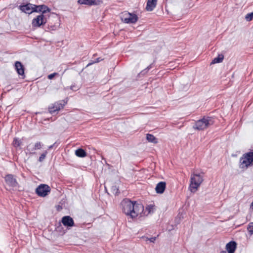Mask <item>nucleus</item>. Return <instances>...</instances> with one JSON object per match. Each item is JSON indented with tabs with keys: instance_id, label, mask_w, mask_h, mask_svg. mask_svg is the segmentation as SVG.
<instances>
[{
	"instance_id": "nucleus-1",
	"label": "nucleus",
	"mask_w": 253,
	"mask_h": 253,
	"mask_svg": "<svg viewBox=\"0 0 253 253\" xmlns=\"http://www.w3.org/2000/svg\"><path fill=\"white\" fill-rule=\"evenodd\" d=\"M203 177L204 173L200 174L194 172L191 174L189 188L191 192H195L197 191L204 180Z\"/></svg>"
},
{
	"instance_id": "nucleus-2",
	"label": "nucleus",
	"mask_w": 253,
	"mask_h": 253,
	"mask_svg": "<svg viewBox=\"0 0 253 253\" xmlns=\"http://www.w3.org/2000/svg\"><path fill=\"white\" fill-rule=\"evenodd\" d=\"M213 124V121L209 117H204L195 122L193 128L198 130H203Z\"/></svg>"
},
{
	"instance_id": "nucleus-3",
	"label": "nucleus",
	"mask_w": 253,
	"mask_h": 253,
	"mask_svg": "<svg viewBox=\"0 0 253 253\" xmlns=\"http://www.w3.org/2000/svg\"><path fill=\"white\" fill-rule=\"evenodd\" d=\"M253 162V153L248 152L243 155L240 160V167L241 169H247L250 166Z\"/></svg>"
},
{
	"instance_id": "nucleus-4",
	"label": "nucleus",
	"mask_w": 253,
	"mask_h": 253,
	"mask_svg": "<svg viewBox=\"0 0 253 253\" xmlns=\"http://www.w3.org/2000/svg\"><path fill=\"white\" fill-rule=\"evenodd\" d=\"M132 212H131L130 217L132 218H135L138 216H145V212H144V207L141 204L134 202L133 203Z\"/></svg>"
},
{
	"instance_id": "nucleus-5",
	"label": "nucleus",
	"mask_w": 253,
	"mask_h": 253,
	"mask_svg": "<svg viewBox=\"0 0 253 253\" xmlns=\"http://www.w3.org/2000/svg\"><path fill=\"white\" fill-rule=\"evenodd\" d=\"M121 19L126 23H135L138 20L137 16L126 11L122 13Z\"/></svg>"
},
{
	"instance_id": "nucleus-6",
	"label": "nucleus",
	"mask_w": 253,
	"mask_h": 253,
	"mask_svg": "<svg viewBox=\"0 0 253 253\" xmlns=\"http://www.w3.org/2000/svg\"><path fill=\"white\" fill-rule=\"evenodd\" d=\"M133 203L128 199H124L122 201L121 205L122 211L126 215L130 216Z\"/></svg>"
},
{
	"instance_id": "nucleus-7",
	"label": "nucleus",
	"mask_w": 253,
	"mask_h": 253,
	"mask_svg": "<svg viewBox=\"0 0 253 253\" xmlns=\"http://www.w3.org/2000/svg\"><path fill=\"white\" fill-rule=\"evenodd\" d=\"M50 190L48 185L42 184L36 188V193L39 196L44 197L48 194Z\"/></svg>"
},
{
	"instance_id": "nucleus-8",
	"label": "nucleus",
	"mask_w": 253,
	"mask_h": 253,
	"mask_svg": "<svg viewBox=\"0 0 253 253\" xmlns=\"http://www.w3.org/2000/svg\"><path fill=\"white\" fill-rule=\"evenodd\" d=\"M46 18L43 14L37 16L33 20L32 25L34 27H39L42 25H44L46 23Z\"/></svg>"
},
{
	"instance_id": "nucleus-9",
	"label": "nucleus",
	"mask_w": 253,
	"mask_h": 253,
	"mask_svg": "<svg viewBox=\"0 0 253 253\" xmlns=\"http://www.w3.org/2000/svg\"><path fill=\"white\" fill-rule=\"evenodd\" d=\"M64 105V102L63 103H62V102H55L49 107V111L51 114H54L56 112H58L60 109L63 108Z\"/></svg>"
},
{
	"instance_id": "nucleus-10",
	"label": "nucleus",
	"mask_w": 253,
	"mask_h": 253,
	"mask_svg": "<svg viewBox=\"0 0 253 253\" xmlns=\"http://www.w3.org/2000/svg\"><path fill=\"white\" fill-rule=\"evenodd\" d=\"M15 68L18 75L21 76L20 78L22 79H25V68L20 61H16L15 62Z\"/></svg>"
},
{
	"instance_id": "nucleus-11",
	"label": "nucleus",
	"mask_w": 253,
	"mask_h": 253,
	"mask_svg": "<svg viewBox=\"0 0 253 253\" xmlns=\"http://www.w3.org/2000/svg\"><path fill=\"white\" fill-rule=\"evenodd\" d=\"M34 4L29 3L25 5H20L19 6V9L22 12H24L26 13L31 14L34 12Z\"/></svg>"
},
{
	"instance_id": "nucleus-12",
	"label": "nucleus",
	"mask_w": 253,
	"mask_h": 253,
	"mask_svg": "<svg viewBox=\"0 0 253 253\" xmlns=\"http://www.w3.org/2000/svg\"><path fill=\"white\" fill-rule=\"evenodd\" d=\"M61 222L66 227H71L74 226L73 219L70 216H64L62 218Z\"/></svg>"
},
{
	"instance_id": "nucleus-13",
	"label": "nucleus",
	"mask_w": 253,
	"mask_h": 253,
	"mask_svg": "<svg viewBox=\"0 0 253 253\" xmlns=\"http://www.w3.org/2000/svg\"><path fill=\"white\" fill-rule=\"evenodd\" d=\"M34 12H41L42 13L41 14L43 15L46 13L47 12H49L50 10V9L47 6L44 4L40 5H36L34 4Z\"/></svg>"
},
{
	"instance_id": "nucleus-14",
	"label": "nucleus",
	"mask_w": 253,
	"mask_h": 253,
	"mask_svg": "<svg viewBox=\"0 0 253 253\" xmlns=\"http://www.w3.org/2000/svg\"><path fill=\"white\" fill-rule=\"evenodd\" d=\"M5 180L7 184L11 187H16L18 183L15 178L13 177L12 174H7L5 177Z\"/></svg>"
},
{
	"instance_id": "nucleus-15",
	"label": "nucleus",
	"mask_w": 253,
	"mask_h": 253,
	"mask_svg": "<svg viewBox=\"0 0 253 253\" xmlns=\"http://www.w3.org/2000/svg\"><path fill=\"white\" fill-rule=\"evenodd\" d=\"M166 188V183L164 181L159 182L155 187V191L158 194H163Z\"/></svg>"
},
{
	"instance_id": "nucleus-16",
	"label": "nucleus",
	"mask_w": 253,
	"mask_h": 253,
	"mask_svg": "<svg viewBox=\"0 0 253 253\" xmlns=\"http://www.w3.org/2000/svg\"><path fill=\"white\" fill-rule=\"evenodd\" d=\"M157 0H147L146 9L148 11H152L156 6Z\"/></svg>"
},
{
	"instance_id": "nucleus-17",
	"label": "nucleus",
	"mask_w": 253,
	"mask_h": 253,
	"mask_svg": "<svg viewBox=\"0 0 253 253\" xmlns=\"http://www.w3.org/2000/svg\"><path fill=\"white\" fill-rule=\"evenodd\" d=\"M236 243L234 241H231L226 246V249L228 253H234L236 248Z\"/></svg>"
},
{
	"instance_id": "nucleus-18",
	"label": "nucleus",
	"mask_w": 253,
	"mask_h": 253,
	"mask_svg": "<svg viewBox=\"0 0 253 253\" xmlns=\"http://www.w3.org/2000/svg\"><path fill=\"white\" fill-rule=\"evenodd\" d=\"M78 2L81 4H86L88 5L96 4V2L94 0H79Z\"/></svg>"
},
{
	"instance_id": "nucleus-19",
	"label": "nucleus",
	"mask_w": 253,
	"mask_h": 253,
	"mask_svg": "<svg viewBox=\"0 0 253 253\" xmlns=\"http://www.w3.org/2000/svg\"><path fill=\"white\" fill-rule=\"evenodd\" d=\"M146 139L149 142L156 144L158 143L157 139L151 134H147Z\"/></svg>"
},
{
	"instance_id": "nucleus-20",
	"label": "nucleus",
	"mask_w": 253,
	"mask_h": 253,
	"mask_svg": "<svg viewBox=\"0 0 253 253\" xmlns=\"http://www.w3.org/2000/svg\"><path fill=\"white\" fill-rule=\"evenodd\" d=\"M75 154L79 157L84 158L86 156V153L83 149H78L75 151Z\"/></svg>"
},
{
	"instance_id": "nucleus-21",
	"label": "nucleus",
	"mask_w": 253,
	"mask_h": 253,
	"mask_svg": "<svg viewBox=\"0 0 253 253\" xmlns=\"http://www.w3.org/2000/svg\"><path fill=\"white\" fill-rule=\"evenodd\" d=\"M26 151V154L28 153L29 154L33 155L36 153L34 150V148H33V144L32 143H30L27 146Z\"/></svg>"
},
{
	"instance_id": "nucleus-22",
	"label": "nucleus",
	"mask_w": 253,
	"mask_h": 253,
	"mask_svg": "<svg viewBox=\"0 0 253 253\" xmlns=\"http://www.w3.org/2000/svg\"><path fill=\"white\" fill-rule=\"evenodd\" d=\"M224 58V56L223 55L220 54L218 56V57H215L212 61L211 64H215L221 62Z\"/></svg>"
},
{
	"instance_id": "nucleus-23",
	"label": "nucleus",
	"mask_w": 253,
	"mask_h": 253,
	"mask_svg": "<svg viewBox=\"0 0 253 253\" xmlns=\"http://www.w3.org/2000/svg\"><path fill=\"white\" fill-rule=\"evenodd\" d=\"M154 206L150 205H148L146 208V210L144 212H145V215H147L149 213H150L152 211L154 210Z\"/></svg>"
},
{
	"instance_id": "nucleus-24",
	"label": "nucleus",
	"mask_w": 253,
	"mask_h": 253,
	"mask_svg": "<svg viewBox=\"0 0 253 253\" xmlns=\"http://www.w3.org/2000/svg\"><path fill=\"white\" fill-rule=\"evenodd\" d=\"M47 154V151H44L43 152V153L41 155V156H40L38 161L40 162H42L44 160V159L45 158Z\"/></svg>"
},
{
	"instance_id": "nucleus-25",
	"label": "nucleus",
	"mask_w": 253,
	"mask_h": 253,
	"mask_svg": "<svg viewBox=\"0 0 253 253\" xmlns=\"http://www.w3.org/2000/svg\"><path fill=\"white\" fill-rule=\"evenodd\" d=\"M111 190L115 195H118L119 193V188L116 185L113 186L111 188Z\"/></svg>"
},
{
	"instance_id": "nucleus-26",
	"label": "nucleus",
	"mask_w": 253,
	"mask_h": 253,
	"mask_svg": "<svg viewBox=\"0 0 253 253\" xmlns=\"http://www.w3.org/2000/svg\"><path fill=\"white\" fill-rule=\"evenodd\" d=\"M245 19L247 21H251L253 19V12L248 13L246 15Z\"/></svg>"
},
{
	"instance_id": "nucleus-27",
	"label": "nucleus",
	"mask_w": 253,
	"mask_h": 253,
	"mask_svg": "<svg viewBox=\"0 0 253 253\" xmlns=\"http://www.w3.org/2000/svg\"><path fill=\"white\" fill-rule=\"evenodd\" d=\"M248 230L251 234H253V222H251L249 224Z\"/></svg>"
},
{
	"instance_id": "nucleus-28",
	"label": "nucleus",
	"mask_w": 253,
	"mask_h": 253,
	"mask_svg": "<svg viewBox=\"0 0 253 253\" xmlns=\"http://www.w3.org/2000/svg\"><path fill=\"white\" fill-rule=\"evenodd\" d=\"M13 144L15 147H18L20 145L21 142L17 138H14Z\"/></svg>"
},
{
	"instance_id": "nucleus-29",
	"label": "nucleus",
	"mask_w": 253,
	"mask_h": 253,
	"mask_svg": "<svg viewBox=\"0 0 253 253\" xmlns=\"http://www.w3.org/2000/svg\"><path fill=\"white\" fill-rule=\"evenodd\" d=\"M34 145L36 146V149L38 150L41 149L43 146V144L41 142H37Z\"/></svg>"
},
{
	"instance_id": "nucleus-30",
	"label": "nucleus",
	"mask_w": 253,
	"mask_h": 253,
	"mask_svg": "<svg viewBox=\"0 0 253 253\" xmlns=\"http://www.w3.org/2000/svg\"><path fill=\"white\" fill-rule=\"evenodd\" d=\"M103 60V58H100V57L97 58L96 59V60H95V61H93V62H90V63H88V64L87 65L86 67H88V66H90V65H92V64H94V63H98V62H99L100 61H102Z\"/></svg>"
},
{
	"instance_id": "nucleus-31",
	"label": "nucleus",
	"mask_w": 253,
	"mask_h": 253,
	"mask_svg": "<svg viewBox=\"0 0 253 253\" xmlns=\"http://www.w3.org/2000/svg\"><path fill=\"white\" fill-rule=\"evenodd\" d=\"M57 75V73H54L53 74H50L48 76L47 78L49 80L52 79L56 75Z\"/></svg>"
},
{
	"instance_id": "nucleus-32",
	"label": "nucleus",
	"mask_w": 253,
	"mask_h": 253,
	"mask_svg": "<svg viewBox=\"0 0 253 253\" xmlns=\"http://www.w3.org/2000/svg\"><path fill=\"white\" fill-rule=\"evenodd\" d=\"M156 239V237H152V238H149L148 240L151 242L154 243Z\"/></svg>"
},
{
	"instance_id": "nucleus-33",
	"label": "nucleus",
	"mask_w": 253,
	"mask_h": 253,
	"mask_svg": "<svg viewBox=\"0 0 253 253\" xmlns=\"http://www.w3.org/2000/svg\"><path fill=\"white\" fill-rule=\"evenodd\" d=\"M151 68H152V66H151V65H150L149 66H148L147 68L146 69H145L143 72L146 71V70L148 71L149 69H150Z\"/></svg>"
},
{
	"instance_id": "nucleus-34",
	"label": "nucleus",
	"mask_w": 253,
	"mask_h": 253,
	"mask_svg": "<svg viewBox=\"0 0 253 253\" xmlns=\"http://www.w3.org/2000/svg\"><path fill=\"white\" fill-rule=\"evenodd\" d=\"M55 144H56V143H54L53 145H51L49 146L48 147V149H51L53 148V147L54 146Z\"/></svg>"
},
{
	"instance_id": "nucleus-35",
	"label": "nucleus",
	"mask_w": 253,
	"mask_h": 253,
	"mask_svg": "<svg viewBox=\"0 0 253 253\" xmlns=\"http://www.w3.org/2000/svg\"><path fill=\"white\" fill-rule=\"evenodd\" d=\"M33 148H34V150L35 152L36 150H38L37 149H36V146L34 144H33Z\"/></svg>"
},
{
	"instance_id": "nucleus-36",
	"label": "nucleus",
	"mask_w": 253,
	"mask_h": 253,
	"mask_svg": "<svg viewBox=\"0 0 253 253\" xmlns=\"http://www.w3.org/2000/svg\"><path fill=\"white\" fill-rule=\"evenodd\" d=\"M75 86H71L70 88L72 90H74Z\"/></svg>"
},
{
	"instance_id": "nucleus-37",
	"label": "nucleus",
	"mask_w": 253,
	"mask_h": 253,
	"mask_svg": "<svg viewBox=\"0 0 253 253\" xmlns=\"http://www.w3.org/2000/svg\"><path fill=\"white\" fill-rule=\"evenodd\" d=\"M251 208H252L253 209V202L251 204Z\"/></svg>"
},
{
	"instance_id": "nucleus-38",
	"label": "nucleus",
	"mask_w": 253,
	"mask_h": 253,
	"mask_svg": "<svg viewBox=\"0 0 253 253\" xmlns=\"http://www.w3.org/2000/svg\"><path fill=\"white\" fill-rule=\"evenodd\" d=\"M220 253H226V251H222L220 252Z\"/></svg>"
},
{
	"instance_id": "nucleus-39",
	"label": "nucleus",
	"mask_w": 253,
	"mask_h": 253,
	"mask_svg": "<svg viewBox=\"0 0 253 253\" xmlns=\"http://www.w3.org/2000/svg\"><path fill=\"white\" fill-rule=\"evenodd\" d=\"M252 152L253 153V151Z\"/></svg>"
}]
</instances>
